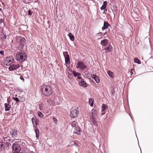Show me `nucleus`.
<instances>
[{
  "label": "nucleus",
  "mask_w": 153,
  "mask_h": 153,
  "mask_svg": "<svg viewBox=\"0 0 153 153\" xmlns=\"http://www.w3.org/2000/svg\"><path fill=\"white\" fill-rule=\"evenodd\" d=\"M90 115V118H95L97 115V111L94 109H92Z\"/></svg>",
  "instance_id": "ddd939ff"
},
{
  "label": "nucleus",
  "mask_w": 153,
  "mask_h": 153,
  "mask_svg": "<svg viewBox=\"0 0 153 153\" xmlns=\"http://www.w3.org/2000/svg\"><path fill=\"white\" fill-rule=\"evenodd\" d=\"M2 11V9L1 8H0V11Z\"/></svg>",
  "instance_id": "09e8293b"
},
{
  "label": "nucleus",
  "mask_w": 153,
  "mask_h": 153,
  "mask_svg": "<svg viewBox=\"0 0 153 153\" xmlns=\"http://www.w3.org/2000/svg\"><path fill=\"white\" fill-rule=\"evenodd\" d=\"M4 106L5 107V110L6 111H8L10 110L11 105L5 103L4 104Z\"/></svg>",
  "instance_id": "5701e85b"
},
{
  "label": "nucleus",
  "mask_w": 153,
  "mask_h": 153,
  "mask_svg": "<svg viewBox=\"0 0 153 153\" xmlns=\"http://www.w3.org/2000/svg\"><path fill=\"white\" fill-rule=\"evenodd\" d=\"M86 67L84 63L81 61H79L76 64V68L81 70H84Z\"/></svg>",
  "instance_id": "423d86ee"
},
{
  "label": "nucleus",
  "mask_w": 153,
  "mask_h": 153,
  "mask_svg": "<svg viewBox=\"0 0 153 153\" xmlns=\"http://www.w3.org/2000/svg\"><path fill=\"white\" fill-rule=\"evenodd\" d=\"M20 79L22 80H23L24 79V78L22 76L20 77Z\"/></svg>",
  "instance_id": "49530a36"
},
{
  "label": "nucleus",
  "mask_w": 153,
  "mask_h": 153,
  "mask_svg": "<svg viewBox=\"0 0 153 153\" xmlns=\"http://www.w3.org/2000/svg\"><path fill=\"white\" fill-rule=\"evenodd\" d=\"M35 131L36 134V137L37 138H38L39 136V131L38 129L35 128Z\"/></svg>",
  "instance_id": "a878e982"
},
{
  "label": "nucleus",
  "mask_w": 153,
  "mask_h": 153,
  "mask_svg": "<svg viewBox=\"0 0 153 153\" xmlns=\"http://www.w3.org/2000/svg\"><path fill=\"white\" fill-rule=\"evenodd\" d=\"M13 153H18V152H13Z\"/></svg>",
  "instance_id": "8fccbe9b"
},
{
  "label": "nucleus",
  "mask_w": 153,
  "mask_h": 153,
  "mask_svg": "<svg viewBox=\"0 0 153 153\" xmlns=\"http://www.w3.org/2000/svg\"><path fill=\"white\" fill-rule=\"evenodd\" d=\"M14 100L16 101V102H19V100L17 98H14Z\"/></svg>",
  "instance_id": "79ce46f5"
},
{
  "label": "nucleus",
  "mask_w": 153,
  "mask_h": 153,
  "mask_svg": "<svg viewBox=\"0 0 153 153\" xmlns=\"http://www.w3.org/2000/svg\"><path fill=\"white\" fill-rule=\"evenodd\" d=\"M70 144H71V146H74V145H76V146H78V145L74 141H73L70 142Z\"/></svg>",
  "instance_id": "f704fd0d"
},
{
  "label": "nucleus",
  "mask_w": 153,
  "mask_h": 153,
  "mask_svg": "<svg viewBox=\"0 0 153 153\" xmlns=\"http://www.w3.org/2000/svg\"><path fill=\"white\" fill-rule=\"evenodd\" d=\"M77 124V122L75 121L72 122L71 125L73 127L72 130H74V133L78 135H79L80 134V129Z\"/></svg>",
  "instance_id": "20e7f679"
},
{
  "label": "nucleus",
  "mask_w": 153,
  "mask_h": 153,
  "mask_svg": "<svg viewBox=\"0 0 153 153\" xmlns=\"http://www.w3.org/2000/svg\"><path fill=\"white\" fill-rule=\"evenodd\" d=\"M105 49L107 52H109L112 51L113 47L111 45H108L105 48Z\"/></svg>",
  "instance_id": "6ab92c4d"
},
{
  "label": "nucleus",
  "mask_w": 153,
  "mask_h": 153,
  "mask_svg": "<svg viewBox=\"0 0 153 153\" xmlns=\"http://www.w3.org/2000/svg\"><path fill=\"white\" fill-rule=\"evenodd\" d=\"M79 83L80 85L83 87H86L87 86V84L83 80H81L79 82Z\"/></svg>",
  "instance_id": "aec40b11"
},
{
  "label": "nucleus",
  "mask_w": 153,
  "mask_h": 153,
  "mask_svg": "<svg viewBox=\"0 0 153 153\" xmlns=\"http://www.w3.org/2000/svg\"><path fill=\"white\" fill-rule=\"evenodd\" d=\"M28 14L30 15H31L32 14L31 13V11H30V10H28Z\"/></svg>",
  "instance_id": "c03bdc74"
},
{
  "label": "nucleus",
  "mask_w": 153,
  "mask_h": 153,
  "mask_svg": "<svg viewBox=\"0 0 153 153\" xmlns=\"http://www.w3.org/2000/svg\"><path fill=\"white\" fill-rule=\"evenodd\" d=\"M26 54L23 52H18L16 55V60L19 62H22L26 59Z\"/></svg>",
  "instance_id": "7ed1b4c3"
},
{
  "label": "nucleus",
  "mask_w": 153,
  "mask_h": 153,
  "mask_svg": "<svg viewBox=\"0 0 153 153\" xmlns=\"http://www.w3.org/2000/svg\"><path fill=\"white\" fill-rule=\"evenodd\" d=\"M78 114V112L76 109H73L70 113V116L73 118L76 117Z\"/></svg>",
  "instance_id": "1a4fd4ad"
},
{
  "label": "nucleus",
  "mask_w": 153,
  "mask_h": 153,
  "mask_svg": "<svg viewBox=\"0 0 153 153\" xmlns=\"http://www.w3.org/2000/svg\"><path fill=\"white\" fill-rule=\"evenodd\" d=\"M68 36L70 37V39L72 41H73L74 40V37L72 33H69V34H68Z\"/></svg>",
  "instance_id": "7c9ffc66"
},
{
  "label": "nucleus",
  "mask_w": 153,
  "mask_h": 153,
  "mask_svg": "<svg viewBox=\"0 0 153 153\" xmlns=\"http://www.w3.org/2000/svg\"><path fill=\"white\" fill-rule=\"evenodd\" d=\"M10 133L13 137L15 138L17 137V131L13 129L12 130L10 131Z\"/></svg>",
  "instance_id": "f3484780"
},
{
  "label": "nucleus",
  "mask_w": 153,
  "mask_h": 153,
  "mask_svg": "<svg viewBox=\"0 0 153 153\" xmlns=\"http://www.w3.org/2000/svg\"><path fill=\"white\" fill-rule=\"evenodd\" d=\"M1 3H2V4H3V3L2 2H1Z\"/></svg>",
  "instance_id": "3c124183"
},
{
  "label": "nucleus",
  "mask_w": 153,
  "mask_h": 153,
  "mask_svg": "<svg viewBox=\"0 0 153 153\" xmlns=\"http://www.w3.org/2000/svg\"><path fill=\"white\" fill-rule=\"evenodd\" d=\"M9 146L8 143H5L3 142H0V150H3L7 149Z\"/></svg>",
  "instance_id": "9d476101"
},
{
  "label": "nucleus",
  "mask_w": 153,
  "mask_h": 153,
  "mask_svg": "<svg viewBox=\"0 0 153 153\" xmlns=\"http://www.w3.org/2000/svg\"><path fill=\"white\" fill-rule=\"evenodd\" d=\"M107 1H105L103 2V4L102 6L101 7V10H103L104 9L107 5Z\"/></svg>",
  "instance_id": "bb28decb"
},
{
  "label": "nucleus",
  "mask_w": 153,
  "mask_h": 153,
  "mask_svg": "<svg viewBox=\"0 0 153 153\" xmlns=\"http://www.w3.org/2000/svg\"><path fill=\"white\" fill-rule=\"evenodd\" d=\"M63 55L65 57L69 56L67 52H63Z\"/></svg>",
  "instance_id": "c9c22d12"
},
{
  "label": "nucleus",
  "mask_w": 153,
  "mask_h": 153,
  "mask_svg": "<svg viewBox=\"0 0 153 153\" xmlns=\"http://www.w3.org/2000/svg\"><path fill=\"white\" fill-rule=\"evenodd\" d=\"M17 90L19 91V92H22L23 91L20 88H17Z\"/></svg>",
  "instance_id": "37998d69"
},
{
  "label": "nucleus",
  "mask_w": 153,
  "mask_h": 153,
  "mask_svg": "<svg viewBox=\"0 0 153 153\" xmlns=\"http://www.w3.org/2000/svg\"><path fill=\"white\" fill-rule=\"evenodd\" d=\"M4 140L6 142V143H8V142L10 141L11 138L9 137H7L4 138Z\"/></svg>",
  "instance_id": "c756f323"
},
{
  "label": "nucleus",
  "mask_w": 153,
  "mask_h": 153,
  "mask_svg": "<svg viewBox=\"0 0 153 153\" xmlns=\"http://www.w3.org/2000/svg\"><path fill=\"white\" fill-rule=\"evenodd\" d=\"M42 94L48 97L52 93V90L51 87L49 85H43L42 87Z\"/></svg>",
  "instance_id": "f257e3e1"
},
{
  "label": "nucleus",
  "mask_w": 153,
  "mask_h": 153,
  "mask_svg": "<svg viewBox=\"0 0 153 153\" xmlns=\"http://www.w3.org/2000/svg\"><path fill=\"white\" fill-rule=\"evenodd\" d=\"M108 108L107 106L105 104H103L102 106L101 115H103L105 113L104 111Z\"/></svg>",
  "instance_id": "dca6fc26"
},
{
  "label": "nucleus",
  "mask_w": 153,
  "mask_h": 153,
  "mask_svg": "<svg viewBox=\"0 0 153 153\" xmlns=\"http://www.w3.org/2000/svg\"><path fill=\"white\" fill-rule=\"evenodd\" d=\"M91 77L94 79L95 82L97 83H99L100 80L98 76L95 74H93L91 75Z\"/></svg>",
  "instance_id": "2eb2a0df"
},
{
  "label": "nucleus",
  "mask_w": 153,
  "mask_h": 153,
  "mask_svg": "<svg viewBox=\"0 0 153 153\" xmlns=\"http://www.w3.org/2000/svg\"><path fill=\"white\" fill-rule=\"evenodd\" d=\"M108 40L107 39H104L102 40L100 44L103 46H105L108 43Z\"/></svg>",
  "instance_id": "a211bd4d"
},
{
  "label": "nucleus",
  "mask_w": 153,
  "mask_h": 153,
  "mask_svg": "<svg viewBox=\"0 0 153 153\" xmlns=\"http://www.w3.org/2000/svg\"><path fill=\"white\" fill-rule=\"evenodd\" d=\"M134 62L138 64L141 63L140 61L137 58H135L134 60Z\"/></svg>",
  "instance_id": "473e14b6"
},
{
  "label": "nucleus",
  "mask_w": 153,
  "mask_h": 153,
  "mask_svg": "<svg viewBox=\"0 0 153 153\" xmlns=\"http://www.w3.org/2000/svg\"><path fill=\"white\" fill-rule=\"evenodd\" d=\"M44 102L45 104H48L50 105H54L53 101L52 100L48 98L44 100Z\"/></svg>",
  "instance_id": "f8f14e48"
},
{
  "label": "nucleus",
  "mask_w": 153,
  "mask_h": 153,
  "mask_svg": "<svg viewBox=\"0 0 153 153\" xmlns=\"http://www.w3.org/2000/svg\"><path fill=\"white\" fill-rule=\"evenodd\" d=\"M65 62L66 63L68 64L69 63L70 61L69 56L65 57Z\"/></svg>",
  "instance_id": "2f4dec72"
},
{
  "label": "nucleus",
  "mask_w": 153,
  "mask_h": 153,
  "mask_svg": "<svg viewBox=\"0 0 153 153\" xmlns=\"http://www.w3.org/2000/svg\"><path fill=\"white\" fill-rule=\"evenodd\" d=\"M8 36L3 33H2L1 36V40L2 42H4L8 39Z\"/></svg>",
  "instance_id": "4468645a"
},
{
  "label": "nucleus",
  "mask_w": 153,
  "mask_h": 153,
  "mask_svg": "<svg viewBox=\"0 0 153 153\" xmlns=\"http://www.w3.org/2000/svg\"><path fill=\"white\" fill-rule=\"evenodd\" d=\"M134 72V69H131L130 72H131V76L132 75H134V74L133 73V72Z\"/></svg>",
  "instance_id": "4c0bfd02"
},
{
  "label": "nucleus",
  "mask_w": 153,
  "mask_h": 153,
  "mask_svg": "<svg viewBox=\"0 0 153 153\" xmlns=\"http://www.w3.org/2000/svg\"><path fill=\"white\" fill-rule=\"evenodd\" d=\"M94 101V100L93 98H91L89 99V104L91 106H92L93 105Z\"/></svg>",
  "instance_id": "c85d7f7f"
},
{
  "label": "nucleus",
  "mask_w": 153,
  "mask_h": 153,
  "mask_svg": "<svg viewBox=\"0 0 153 153\" xmlns=\"http://www.w3.org/2000/svg\"><path fill=\"white\" fill-rule=\"evenodd\" d=\"M76 153H77L76 152Z\"/></svg>",
  "instance_id": "603ef678"
},
{
  "label": "nucleus",
  "mask_w": 153,
  "mask_h": 153,
  "mask_svg": "<svg viewBox=\"0 0 153 153\" xmlns=\"http://www.w3.org/2000/svg\"><path fill=\"white\" fill-rule=\"evenodd\" d=\"M53 100V105H59V101H58V97H56Z\"/></svg>",
  "instance_id": "4be33fe9"
},
{
  "label": "nucleus",
  "mask_w": 153,
  "mask_h": 153,
  "mask_svg": "<svg viewBox=\"0 0 153 153\" xmlns=\"http://www.w3.org/2000/svg\"><path fill=\"white\" fill-rule=\"evenodd\" d=\"M14 61V58L12 56H10L5 59L4 61V63L7 65H9Z\"/></svg>",
  "instance_id": "39448f33"
},
{
  "label": "nucleus",
  "mask_w": 153,
  "mask_h": 153,
  "mask_svg": "<svg viewBox=\"0 0 153 153\" xmlns=\"http://www.w3.org/2000/svg\"><path fill=\"white\" fill-rule=\"evenodd\" d=\"M25 38L20 36H18L16 38V41L19 44V49L20 51H22L23 49V48L24 47V45L25 44Z\"/></svg>",
  "instance_id": "f03ea898"
},
{
  "label": "nucleus",
  "mask_w": 153,
  "mask_h": 153,
  "mask_svg": "<svg viewBox=\"0 0 153 153\" xmlns=\"http://www.w3.org/2000/svg\"><path fill=\"white\" fill-rule=\"evenodd\" d=\"M73 74L74 76H79V75H80V74L78 72H76L75 71H74L73 72Z\"/></svg>",
  "instance_id": "72a5a7b5"
},
{
  "label": "nucleus",
  "mask_w": 153,
  "mask_h": 153,
  "mask_svg": "<svg viewBox=\"0 0 153 153\" xmlns=\"http://www.w3.org/2000/svg\"><path fill=\"white\" fill-rule=\"evenodd\" d=\"M38 115L39 117H43L44 115L42 114V113L41 112L38 111Z\"/></svg>",
  "instance_id": "e433bc0d"
},
{
  "label": "nucleus",
  "mask_w": 153,
  "mask_h": 153,
  "mask_svg": "<svg viewBox=\"0 0 153 153\" xmlns=\"http://www.w3.org/2000/svg\"><path fill=\"white\" fill-rule=\"evenodd\" d=\"M39 107L40 109L41 110H42L43 108V105L42 104H39Z\"/></svg>",
  "instance_id": "58836bf2"
},
{
  "label": "nucleus",
  "mask_w": 153,
  "mask_h": 153,
  "mask_svg": "<svg viewBox=\"0 0 153 153\" xmlns=\"http://www.w3.org/2000/svg\"><path fill=\"white\" fill-rule=\"evenodd\" d=\"M81 77L79 76H78L77 78L79 79H81Z\"/></svg>",
  "instance_id": "de8ad7c7"
},
{
  "label": "nucleus",
  "mask_w": 153,
  "mask_h": 153,
  "mask_svg": "<svg viewBox=\"0 0 153 153\" xmlns=\"http://www.w3.org/2000/svg\"><path fill=\"white\" fill-rule=\"evenodd\" d=\"M109 26L108 23L106 22H105L104 23L103 26L102 27V30H104L108 28Z\"/></svg>",
  "instance_id": "412c9836"
},
{
  "label": "nucleus",
  "mask_w": 153,
  "mask_h": 153,
  "mask_svg": "<svg viewBox=\"0 0 153 153\" xmlns=\"http://www.w3.org/2000/svg\"><path fill=\"white\" fill-rule=\"evenodd\" d=\"M20 67V66L18 64L12 65L9 68L10 71H13L16 70Z\"/></svg>",
  "instance_id": "9b49d317"
},
{
  "label": "nucleus",
  "mask_w": 153,
  "mask_h": 153,
  "mask_svg": "<svg viewBox=\"0 0 153 153\" xmlns=\"http://www.w3.org/2000/svg\"><path fill=\"white\" fill-rule=\"evenodd\" d=\"M13 150L15 152H18L21 150V147L17 143H14L12 146Z\"/></svg>",
  "instance_id": "0eeeda50"
},
{
  "label": "nucleus",
  "mask_w": 153,
  "mask_h": 153,
  "mask_svg": "<svg viewBox=\"0 0 153 153\" xmlns=\"http://www.w3.org/2000/svg\"><path fill=\"white\" fill-rule=\"evenodd\" d=\"M0 54L4 56V51H0Z\"/></svg>",
  "instance_id": "a19ab883"
},
{
  "label": "nucleus",
  "mask_w": 153,
  "mask_h": 153,
  "mask_svg": "<svg viewBox=\"0 0 153 153\" xmlns=\"http://www.w3.org/2000/svg\"><path fill=\"white\" fill-rule=\"evenodd\" d=\"M53 122L55 123H56V122H57V119L55 118L54 117H53Z\"/></svg>",
  "instance_id": "ea45409f"
},
{
  "label": "nucleus",
  "mask_w": 153,
  "mask_h": 153,
  "mask_svg": "<svg viewBox=\"0 0 153 153\" xmlns=\"http://www.w3.org/2000/svg\"><path fill=\"white\" fill-rule=\"evenodd\" d=\"M91 122L93 123V124L95 126H97L98 124L97 122L96 121L95 118H90Z\"/></svg>",
  "instance_id": "393cba45"
},
{
  "label": "nucleus",
  "mask_w": 153,
  "mask_h": 153,
  "mask_svg": "<svg viewBox=\"0 0 153 153\" xmlns=\"http://www.w3.org/2000/svg\"><path fill=\"white\" fill-rule=\"evenodd\" d=\"M102 34L101 33H99L97 34L96 36V39H101L102 37Z\"/></svg>",
  "instance_id": "b1692460"
},
{
  "label": "nucleus",
  "mask_w": 153,
  "mask_h": 153,
  "mask_svg": "<svg viewBox=\"0 0 153 153\" xmlns=\"http://www.w3.org/2000/svg\"><path fill=\"white\" fill-rule=\"evenodd\" d=\"M31 121L32 123L33 127L36 128L38 125H39V121L36 117H33L31 119Z\"/></svg>",
  "instance_id": "6e6552de"
},
{
  "label": "nucleus",
  "mask_w": 153,
  "mask_h": 153,
  "mask_svg": "<svg viewBox=\"0 0 153 153\" xmlns=\"http://www.w3.org/2000/svg\"><path fill=\"white\" fill-rule=\"evenodd\" d=\"M3 22V20L2 19H0V24H1Z\"/></svg>",
  "instance_id": "a18cd8bd"
},
{
  "label": "nucleus",
  "mask_w": 153,
  "mask_h": 153,
  "mask_svg": "<svg viewBox=\"0 0 153 153\" xmlns=\"http://www.w3.org/2000/svg\"><path fill=\"white\" fill-rule=\"evenodd\" d=\"M107 74L111 78H113L114 77V73L111 71H109L107 72Z\"/></svg>",
  "instance_id": "cd10ccee"
}]
</instances>
